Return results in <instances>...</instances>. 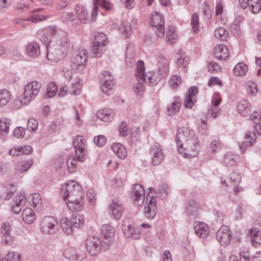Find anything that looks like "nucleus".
Wrapping results in <instances>:
<instances>
[{"mask_svg":"<svg viewBox=\"0 0 261 261\" xmlns=\"http://www.w3.org/2000/svg\"><path fill=\"white\" fill-rule=\"evenodd\" d=\"M249 9L252 13H258L261 10V0H249Z\"/></svg>","mask_w":261,"mask_h":261,"instance_id":"obj_44","label":"nucleus"},{"mask_svg":"<svg viewBox=\"0 0 261 261\" xmlns=\"http://www.w3.org/2000/svg\"><path fill=\"white\" fill-rule=\"evenodd\" d=\"M163 74L155 73L154 72H148L146 74L144 73V62L138 61L137 64L136 76L137 79H140L143 82H145L152 86L156 85L161 80Z\"/></svg>","mask_w":261,"mask_h":261,"instance_id":"obj_4","label":"nucleus"},{"mask_svg":"<svg viewBox=\"0 0 261 261\" xmlns=\"http://www.w3.org/2000/svg\"><path fill=\"white\" fill-rule=\"evenodd\" d=\"M114 115V112L109 108L101 109L97 113V118L104 122L111 121L113 119Z\"/></svg>","mask_w":261,"mask_h":261,"instance_id":"obj_24","label":"nucleus"},{"mask_svg":"<svg viewBox=\"0 0 261 261\" xmlns=\"http://www.w3.org/2000/svg\"><path fill=\"white\" fill-rule=\"evenodd\" d=\"M101 233L105 240H103V243L109 247L114 240V228L109 224L103 225L101 226Z\"/></svg>","mask_w":261,"mask_h":261,"instance_id":"obj_19","label":"nucleus"},{"mask_svg":"<svg viewBox=\"0 0 261 261\" xmlns=\"http://www.w3.org/2000/svg\"><path fill=\"white\" fill-rule=\"evenodd\" d=\"M82 87V81L79 78L73 80L71 83L62 86L59 89V95L63 97L67 93L77 95L80 93Z\"/></svg>","mask_w":261,"mask_h":261,"instance_id":"obj_9","label":"nucleus"},{"mask_svg":"<svg viewBox=\"0 0 261 261\" xmlns=\"http://www.w3.org/2000/svg\"><path fill=\"white\" fill-rule=\"evenodd\" d=\"M237 158L236 155L227 153L224 155L222 162L225 165L231 166L235 164Z\"/></svg>","mask_w":261,"mask_h":261,"instance_id":"obj_47","label":"nucleus"},{"mask_svg":"<svg viewBox=\"0 0 261 261\" xmlns=\"http://www.w3.org/2000/svg\"><path fill=\"white\" fill-rule=\"evenodd\" d=\"M191 25L193 31L197 33L199 30V15L196 13H194L191 19Z\"/></svg>","mask_w":261,"mask_h":261,"instance_id":"obj_49","label":"nucleus"},{"mask_svg":"<svg viewBox=\"0 0 261 261\" xmlns=\"http://www.w3.org/2000/svg\"><path fill=\"white\" fill-rule=\"evenodd\" d=\"M151 24L154 28L156 35L163 37L165 34L164 21L162 15L159 12H154L151 17Z\"/></svg>","mask_w":261,"mask_h":261,"instance_id":"obj_13","label":"nucleus"},{"mask_svg":"<svg viewBox=\"0 0 261 261\" xmlns=\"http://www.w3.org/2000/svg\"><path fill=\"white\" fill-rule=\"evenodd\" d=\"M108 43L106 35L102 33H98L95 36L94 44L92 46V56L95 58L100 57L103 51L106 50V46Z\"/></svg>","mask_w":261,"mask_h":261,"instance_id":"obj_8","label":"nucleus"},{"mask_svg":"<svg viewBox=\"0 0 261 261\" xmlns=\"http://www.w3.org/2000/svg\"><path fill=\"white\" fill-rule=\"evenodd\" d=\"M41 87L40 83L33 81L29 83L24 88V92L20 101L22 105H27L34 99Z\"/></svg>","mask_w":261,"mask_h":261,"instance_id":"obj_6","label":"nucleus"},{"mask_svg":"<svg viewBox=\"0 0 261 261\" xmlns=\"http://www.w3.org/2000/svg\"><path fill=\"white\" fill-rule=\"evenodd\" d=\"M77 160L79 162L85 161L87 151L85 148V139L82 136H77L73 142Z\"/></svg>","mask_w":261,"mask_h":261,"instance_id":"obj_14","label":"nucleus"},{"mask_svg":"<svg viewBox=\"0 0 261 261\" xmlns=\"http://www.w3.org/2000/svg\"><path fill=\"white\" fill-rule=\"evenodd\" d=\"M149 192L146 198V205L144 207V214L146 218L153 219L158 211L156 206V194L153 188H149Z\"/></svg>","mask_w":261,"mask_h":261,"instance_id":"obj_7","label":"nucleus"},{"mask_svg":"<svg viewBox=\"0 0 261 261\" xmlns=\"http://www.w3.org/2000/svg\"><path fill=\"white\" fill-rule=\"evenodd\" d=\"M216 237L218 242L222 245L229 244L231 236L230 233L224 234L221 230H218L216 232Z\"/></svg>","mask_w":261,"mask_h":261,"instance_id":"obj_40","label":"nucleus"},{"mask_svg":"<svg viewBox=\"0 0 261 261\" xmlns=\"http://www.w3.org/2000/svg\"><path fill=\"white\" fill-rule=\"evenodd\" d=\"M75 11L77 18L83 23L89 22V16L87 10L83 7L76 6Z\"/></svg>","mask_w":261,"mask_h":261,"instance_id":"obj_30","label":"nucleus"},{"mask_svg":"<svg viewBox=\"0 0 261 261\" xmlns=\"http://www.w3.org/2000/svg\"><path fill=\"white\" fill-rule=\"evenodd\" d=\"M229 184L236 185L239 184L241 181V177L239 174L236 172H232L230 174V177L228 178Z\"/></svg>","mask_w":261,"mask_h":261,"instance_id":"obj_58","label":"nucleus"},{"mask_svg":"<svg viewBox=\"0 0 261 261\" xmlns=\"http://www.w3.org/2000/svg\"><path fill=\"white\" fill-rule=\"evenodd\" d=\"M88 59V54L86 50H82L74 57L72 60L73 67L79 70H83L85 66V63Z\"/></svg>","mask_w":261,"mask_h":261,"instance_id":"obj_18","label":"nucleus"},{"mask_svg":"<svg viewBox=\"0 0 261 261\" xmlns=\"http://www.w3.org/2000/svg\"><path fill=\"white\" fill-rule=\"evenodd\" d=\"M28 55L33 58L38 57L40 54L39 45L37 43H32L27 45Z\"/></svg>","mask_w":261,"mask_h":261,"instance_id":"obj_35","label":"nucleus"},{"mask_svg":"<svg viewBox=\"0 0 261 261\" xmlns=\"http://www.w3.org/2000/svg\"><path fill=\"white\" fill-rule=\"evenodd\" d=\"M122 230L126 238H133L138 239L140 237V231L139 227L134 225L130 218H125L122 222Z\"/></svg>","mask_w":261,"mask_h":261,"instance_id":"obj_11","label":"nucleus"},{"mask_svg":"<svg viewBox=\"0 0 261 261\" xmlns=\"http://www.w3.org/2000/svg\"><path fill=\"white\" fill-rule=\"evenodd\" d=\"M256 134L253 132H250L246 134L245 136V141L239 144V147L242 152L245 151L247 147L251 146L255 142Z\"/></svg>","mask_w":261,"mask_h":261,"instance_id":"obj_27","label":"nucleus"},{"mask_svg":"<svg viewBox=\"0 0 261 261\" xmlns=\"http://www.w3.org/2000/svg\"><path fill=\"white\" fill-rule=\"evenodd\" d=\"M195 101V98L186 95L184 101V105L185 108L191 109L194 106Z\"/></svg>","mask_w":261,"mask_h":261,"instance_id":"obj_60","label":"nucleus"},{"mask_svg":"<svg viewBox=\"0 0 261 261\" xmlns=\"http://www.w3.org/2000/svg\"><path fill=\"white\" fill-rule=\"evenodd\" d=\"M123 210L121 203L115 199L110 205L109 214L115 219L119 220L121 217Z\"/></svg>","mask_w":261,"mask_h":261,"instance_id":"obj_20","label":"nucleus"},{"mask_svg":"<svg viewBox=\"0 0 261 261\" xmlns=\"http://www.w3.org/2000/svg\"><path fill=\"white\" fill-rule=\"evenodd\" d=\"M114 153L120 159H124L127 155V151L124 146L119 143H114L112 146Z\"/></svg>","mask_w":261,"mask_h":261,"instance_id":"obj_32","label":"nucleus"},{"mask_svg":"<svg viewBox=\"0 0 261 261\" xmlns=\"http://www.w3.org/2000/svg\"><path fill=\"white\" fill-rule=\"evenodd\" d=\"M11 100V94L6 89L0 90V107L6 106Z\"/></svg>","mask_w":261,"mask_h":261,"instance_id":"obj_42","label":"nucleus"},{"mask_svg":"<svg viewBox=\"0 0 261 261\" xmlns=\"http://www.w3.org/2000/svg\"><path fill=\"white\" fill-rule=\"evenodd\" d=\"M181 82L180 76L177 75H173L169 81L170 86L172 88H176Z\"/></svg>","mask_w":261,"mask_h":261,"instance_id":"obj_59","label":"nucleus"},{"mask_svg":"<svg viewBox=\"0 0 261 261\" xmlns=\"http://www.w3.org/2000/svg\"><path fill=\"white\" fill-rule=\"evenodd\" d=\"M247 71L248 66L243 62L237 64L233 69V72L237 76H243Z\"/></svg>","mask_w":261,"mask_h":261,"instance_id":"obj_37","label":"nucleus"},{"mask_svg":"<svg viewBox=\"0 0 261 261\" xmlns=\"http://www.w3.org/2000/svg\"><path fill=\"white\" fill-rule=\"evenodd\" d=\"M20 258L21 255L19 253L11 252L5 255L2 261H21Z\"/></svg>","mask_w":261,"mask_h":261,"instance_id":"obj_51","label":"nucleus"},{"mask_svg":"<svg viewBox=\"0 0 261 261\" xmlns=\"http://www.w3.org/2000/svg\"><path fill=\"white\" fill-rule=\"evenodd\" d=\"M95 144L99 147H102L107 143V139L103 135H99L94 138Z\"/></svg>","mask_w":261,"mask_h":261,"instance_id":"obj_61","label":"nucleus"},{"mask_svg":"<svg viewBox=\"0 0 261 261\" xmlns=\"http://www.w3.org/2000/svg\"><path fill=\"white\" fill-rule=\"evenodd\" d=\"M149 154L154 165H159L164 158L162 148L158 143H155L150 147Z\"/></svg>","mask_w":261,"mask_h":261,"instance_id":"obj_16","label":"nucleus"},{"mask_svg":"<svg viewBox=\"0 0 261 261\" xmlns=\"http://www.w3.org/2000/svg\"><path fill=\"white\" fill-rule=\"evenodd\" d=\"M193 228L195 233L201 238L206 237L210 232L207 225L203 222L195 223Z\"/></svg>","mask_w":261,"mask_h":261,"instance_id":"obj_23","label":"nucleus"},{"mask_svg":"<svg viewBox=\"0 0 261 261\" xmlns=\"http://www.w3.org/2000/svg\"><path fill=\"white\" fill-rule=\"evenodd\" d=\"M67 166L69 173H73L75 171V167L77 163V160L75 156L70 155L66 161Z\"/></svg>","mask_w":261,"mask_h":261,"instance_id":"obj_45","label":"nucleus"},{"mask_svg":"<svg viewBox=\"0 0 261 261\" xmlns=\"http://www.w3.org/2000/svg\"><path fill=\"white\" fill-rule=\"evenodd\" d=\"M237 110L239 113L243 116H248L251 113L250 104L245 99L241 100L237 104Z\"/></svg>","mask_w":261,"mask_h":261,"instance_id":"obj_29","label":"nucleus"},{"mask_svg":"<svg viewBox=\"0 0 261 261\" xmlns=\"http://www.w3.org/2000/svg\"><path fill=\"white\" fill-rule=\"evenodd\" d=\"M32 166V162L28 161H20L18 162L15 169V174L18 176H20L21 174L28 170Z\"/></svg>","mask_w":261,"mask_h":261,"instance_id":"obj_31","label":"nucleus"},{"mask_svg":"<svg viewBox=\"0 0 261 261\" xmlns=\"http://www.w3.org/2000/svg\"><path fill=\"white\" fill-rule=\"evenodd\" d=\"M86 246L87 251L91 255H96L100 251L101 247L106 250L107 247L106 244H103L98 238L92 237L87 239L86 242Z\"/></svg>","mask_w":261,"mask_h":261,"instance_id":"obj_15","label":"nucleus"},{"mask_svg":"<svg viewBox=\"0 0 261 261\" xmlns=\"http://www.w3.org/2000/svg\"><path fill=\"white\" fill-rule=\"evenodd\" d=\"M175 139L177 150L184 157L190 159L198 155L199 140L193 131L186 127L179 128Z\"/></svg>","mask_w":261,"mask_h":261,"instance_id":"obj_1","label":"nucleus"},{"mask_svg":"<svg viewBox=\"0 0 261 261\" xmlns=\"http://www.w3.org/2000/svg\"><path fill=\"white\" fill-rule=\"evenodd\" d=\"M15 205L12 206V211L15 214H18L21 208L25 204V196L23 192H20L17 194L14 198Z\"/></svg>","mask_w":261,"mask_h":261,"instance_id":"obj_21","label":"nucleus"},{"mask_svg":"<svg viewBox=\"0 0 261 261\" xmlns=\"http://www.w3.org/2000/svg\"><path fill=\"white\" fill-rule=\"evenodd\" d=\"M177 34L174 27L170 26L166 33L167 41L170 43H173L177 39Z\"/></svg>","mask_w":261,"mask_h":261,"instance_id":"obj_48","label":"nucleus"},{"mask_svg":"<svg viewBox=\"0 0 261 261\" xmlns=\"http://www.w3.org/2000/svg\"><path fill=\"white\" fill-rule=\"evenodd\" d=\"M190 59L188 56H181L177 60V65L178 67H182V71L186 72L187 71L186 68L189 64Z\"/></svg>","mask_w":261,"mask_h":261,"instance_id":"obj_50","label":"nucleus"},{"mask_svg":"<svg viewBox=\"0 0 261 261\" xmlns=\"http://www.w3.org/2000/svg\"><path fill=\"white\" fill-rule=\"evenodd\" d=\"M13 134L16 138H22L25 135V129L22 127H17L13 130Z\"/></svg>","mask_w":261,"mask_h":261,"instance_id":"obj_62","label":"nucleus"},{"mask_svg":"<svg viewBox=\"0 0 261 261\" xmlns=\"http://www.w3.org/2000/svg\"><path fill=\"white\" fill-rule=\"evenodd\" d=\"M63 197L69 209L71 211H80L84 205V193L82 187L74 180H70L61 189Z\"/></svg>","mask_w":261,"mask_h":261,"instance_id":"obj_2","label":"nucleus"},{"mask_svg":"<svg viewBox=\"0 0 261 261\" xmlns=\"http://www.w3.org/2000/svg\"><path fill=\"white\" fill-rule=\"evenodd\" d=\"M80 253H81L80 250L70 248L65 251L64 255L66 258L71 261H80L84 258Z\"/></svg>","mask_w":261,"mask_h":261,"instance_id":"obj_22","label":"nucleus"},{"mask_svg":"<svg viewBox=\"0 0 261 261\" xmlns=\"http://www.w3.org/2000/svg\"><path fill=\"white\" fill-rule=\"evenodd\" d=\"M181 102L178 96H175L173 101L167 107V111L169 115L175 114L179 111L181 107Z\"/></svg>","mask_w":261,"mask_h":261,"instance_id":"obj_28","label":"nucleus"},{"mask_svg":"<svg viewBox=\"0 0 261 261\" xmlns=\"http://www.w3.org/2000/svg\"><path fill=\"white\" fill-rule=\"evenodd\" d=\"M40 39L41 41L47 44L46 46L47 49L46 58L48 60L57 62L63 57V54L65 53L67 50L58 46L57 44H52L50 37L45 38L42 36V38Z\"/></svg>","mask_w":261,"mask_h":261,"instance_id":"obj_5","label":"nucleus"},{"mask_svg":"<svg viewBox=\"0 0 261 261\" xmlns=\"http://www.w3.org/2000/svg\"><path fill=\"white\" fill-rule=\"evenodd\" d=\"M87 196L91 204H94L95 203L96 194L93 189H90L87 191Z\"/></svg>","mask_w":261,"mask_h":261,"instance_id":"obj_63","label":"nucleus"},{"mask_svg":"<svg viewBox=\"0 0 261 261\" xmlns=\"http://www.w3.org/2000/svg\"><path fill=\"white\" fill-rule=\"evenodd\" d=\"M125 62L129 66H132L136 63L135 51L130 46L127 47L126 50Z\"/></svg>","mask_w":261,"mask_h":261,"instance_id":"obj_36","label":"nucleus"},{"mask_svg":"<svg viewBox=\"0 0 261 261\" xmlns=\"http://www.w3.org/2000/svg\"><path fill=\"white\" fill-rule=\"evenodd\" d=\"M137 20L132 19L129 22L125 21L122 24V33L125 38H127L131 34L133 29L137 27Z\"/></svg>","mask_w":261,"mask_h":261,"instance_id":"obj_26","label":"nucleus"},{"mask_svg":"<svg viewBox=\"0 0 261 261\" xmlns=\"http://www.w3.org/2000/svg\"><path fill=\"white\" fill-rule=\"evenodd\" d=\"M214 54L219 59L226 60L229 57L228 50L223 44H219L215 47Z\"/></svg>","mask_w":261,"mask_h":261,"instance_id":"obj_25","label":"nucleus"},{"mask_svg":"<svg viewBox=\"0 0 261 261\" xmlns=\"http://www.w3.org/2000/svg\"><path fill=\"white\" fill-rule=\"evenodd\" d=\"M118 129L121 136L124 137L128 134L127 125L124 121H122L120 124Z\"/></svg>","mask_w":261,"mask_h":261,"instance_id":"obj_64","label":"nucleus"},{"mask_svg":"<svg viewBox=\"0 0 261 261\" xmlns=\"http://www.w3.org/2000/svg\"><path fill=\"white\" fill-rule=\"evenodd\" d=\"M94 9L96 10L98 6L106 10H110L112 8V4L106 0H94Z\"/></svg>","mask_w":261,"mask_h":261,"instance_id":"obj_53","label":"nucleus"},{"mask_svg":"<svg viewBox=\"0 0 261 261\" xmlns=\"http://www.w3.org/2000/svg\"><path fill=\"white\" fill-rule=\"evenodd\" d=\"M137 80L138 81V83L134 86V90L137 96H142L144 91V87L142 84V83L144 82H143L142 80H140V79Z\"/></svg>","mask_w":261,"mask_h":261,"instance_id":"obj_55","label":"nucleus"},{"mask_svg":"<svg viewBox=\"0 0 261 261\" xmlns=\"http://www.w3.org/2000/svg\"><path fill=\"white\" fill-rule=\"evenodd\" d=\"M43 35L46 36L45 38L50 37L51 42H55V44L64 50H67L69 49V39L67 33L64 31L55 27L45 31Z\"/></svg>","mask_w":261,"mask_h":261,"instance_id":"obj_3","label":"nucleus"},{"mask_svg":"<svg viewBox=\"0 0 261 261\" xmlns=\"http://www.w3.org/2000/svg\"><path fill=\"white\" fill-rule=\"evenodd\" d=\"M60 226L65 233L67 234L72 233L73 226L70 223V220H68L66 217L63 218L60 221Z\"/></svg>","mask_w":261,"mask_h":261,"instance_id":"obj_39","label":"nucleus"},{"mask_svg":"<svg viewBox=\"0 0 261 261\" xmlns=\"http://www.w3.org/2000/svg\"><path fill=\"white\" fill-rule=\"evenodd\" d=\"M236 260V261H250L248 252H245L241 251L240 253V259L238 260L237 257L234 255H231L229 257V261Z\"/></svg>","mask_w":261,"mask_h":261,"instance_id":"obj_56","label":"nucleus"},{"mask_svg":"<svg viewBox=\"0 0 261 261\" xmlns=\"http://www.w3.org/2000/svg\"><path fill=\"white\" fill-rule=\"evenodd\" d=\"M58 91L57 85L54 82L50 83L48 86L46 91V95L48 97H52L57 94Z\"/></svg>","mask_w":261,"mask_h":261,"instance_id":"obj_54","label":"nucleus"},{"mask_svg":"<svg viewBox=\"0 0 261 261\" xmlns=\"http://www.w3.org/2000/svg\"><path fill=\"white\" fill-rule=\"evenodd\" d=\"M169 63L163 56H160L158 58V72L165 75L168 72Z\"/></svg>","mask_w":261,"mask_h":261,"instance_id":"obj_33","label":"nucleus"},{"mask_svg":"<svg viewBox=\"0 0 261 261\" xmlns=\"http://www.w3.org/2000/svg\"><path fill=\"white\" fill-rule=\"evenodd\" d=\"M10 124V119L3 118L0 120V134L1 135H5L8 133Z\"/></svg>","mask_w":261,"mask_h":261,"instance_id":"obj_38","label":"nucleus"},{"mask_svg":"<svg viewBox=\"0 0 261 261\" xmlns=\"http://www.w3.org/2000/svg\"><path fill=\"white\" fill-rule=\"evenodd\" d=\"M23 221L28 223L31 224L35 220V214L34 211L30 208H25L21 215Z\"/></svg>","mask_w":261,"mask_h":261,"instance_id":"obj_34","label":"nucleus"},{"mask_svg":"<svg viewBox=\"0 0 261 261\" xmlns=\"http://www.w3.org/2000/svg\"><path fill=\"white\" fill-rule=\"evenodd\" d=\"M49 17V15L33 14L30 16L27 20L33 22H37L43 20L47 19Z\"/></svg>","mask_w":261,"mask_h":261,"instance_id":"obj_57","label":"nucleus"},{"mask_svg":"<svg viewBox=\"0 0 261 261\" xmlns=\"http://www.w3.org/2000/svg\"><path fill=\"white\" fill-rule=\"evenodd\" d=\"M132 196L136 204H142L145 199V190L143 186L140 184L134 185Z\"/></svg>","mask_w":261,"mask_h":261,"instance_id":"obj_17","label":"nucleus"},{"mask_svg":"<svg viewBox=\"0 0 261 261\" xmlns=\"http://www.w3.org/2000/svg\"><path fill=\"white\" fill-rule=\"evenodd\" d=\"M40 229L44 234H53L59 229L58 222L51 216L43 218L40 224Z\"/></svg>","mask_w":261,"mask_h":261,"instance_id":"obj_10","label":"nucleus"},{"mask_svg":"<svg viewBox=\"0 0 261 261\" xmlns=\"http://www.w3.org/2000/svg\"><path fill=\"white\" fill-rule=\"evenodd\" d=\"M214 35L217 38L221 40H226L228 33L224 28L220 27L216 29Z\"/></svg>","mask_w":261,"mask_h":261,"instance_id":"obj_52","label":"nucleus"},{"mask_svg":"<svg viewBox=\"0 0 261 261\" xmlns=\"http://www.w3.org/2000/svg\"><path fill=\"white\" fill-rule=\"evenodd\" d=\"M70 220L72 226L75 228L80 227L84 224L83 217L79 214L73 215Z\"/></svg>","mask_w":261,"mask_h":261,"instance_id":"obj_46","label":"nucleus"},{"mask_svg":"<svg viewBox=\"0 0 261 261\" xmlns=\"http://www.w3.org/2000/svg\"><path fill=\"white\" fill-rule=\"evenodd\" d=\"M113 76L109 71L104 70L102 71L100 76V81L101 83V90L102 92L108 95L114 88Z\"/></svg>","mask_w":261,"mask_h":261,"instance_id":"obj_12","label":"nucleus"},{"mask_svg":"<svg viewBox=\"0 0 261 261\" xmlns=\"http://www.w3.org/2000/svg\"><path fill=\"white\" fill-rule=\"evenodd\" d=\"M251 240L254 245L261 244V232L257 228H252L250 231Z\"/></svg>","mask_w":261,"mask_h":261,"instance_id":"obj_43","label":"nucleus"},{"mask_svg":"<svg viewBox=\"0 0 261 261\" xmlns=\"http://www.w3.org/2000/svg\"><path fill=\"white\" fill-rule=\"evenodd\" d=\"M198 211V204L194 200L190 201L187 206V213L188 215L195 217Z\"/></svg>","mask_w":261,"mask_h":261,"instance_id":"obj_41","label":"nucleus"}]
</instances>
